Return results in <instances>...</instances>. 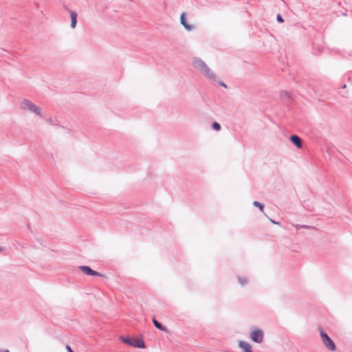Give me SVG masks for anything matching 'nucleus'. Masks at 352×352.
I'll use <instances>...</instances> for the list:
<instances>
[{"instance_id": "nucleus-19", "label": "nucleus", "mask_w": 352, "mask_h": 352, "mask_svg": "<svg viewBox=\"0 0 352 352\" xmlns=\"http://www.w3.org/2000/svg\"><path fill=\"white\" fill-rule=\"evenodd\" d=\"M47 121H48L50 123H51L52 124H54V123H53V120H52V118H49V119L47 120Z\"/></svg>"}, {"instance_id": "nucleus-12", "label": "nucleus", "mask_w": 352, "mask_h": 352, "mask_svg": "<svg viewBox=\"0 0 352 352\" xmlns=\"http://www.w3.org/2000/svg\"><path fill=\"white\" fill-rule=\"evenodd\" d=\"M280 98L282 101L285 102L286 100H292V96L289 92L287 91H282L280 93Z\"/></svg>"}, {"instance_id": "nucleus-18", "label": "nucleus", "mask_w": 352, "mask_h": 352, "mask_svg": "<svg viewBox=\"0 0 352 352\" xmlns=\"http://www.w3.org/2000/svg\"><path fill=\"white\" fill-rule=\"evenodd\" d=\"M219 85L223 87L227 88V85L222 81H219Z\"/></svg>"}, {"instance_id": "nucleus-10", "label": "nucleus", "mask_w": 352, "mask_h": 352, "mask_svg": "<svg viewBox=\"0 0 352 352\" xmlns=\"http://www.w3.org/2000/svg\"><path fill=\"white\" fill-rule=\"evenodd\" d=\"M70 18H71V25L70 27L72 29H74L76 27L77 24V13L74 10H69Z\"/></svg>"}, {"instance_id": "nucleus-13", "label": "nucleus", "mask_w": 352, "mask_h": 352, "mask_svg": "<svg viewBox=\"0 0 352 352\" xmlns=\"http://www.w3.org/2000/svg\"><path fill=\"white\" fill-rule=\"evenodd\" d=\"M153 322L154 326L160 331L167 332V328L160 322L155 317L153 318Z\"/></svg>"}, {"instance_id": "nucleus-2", "label": "nucleus", "mask_w": 352, "mask_h": 352, "mask_svg": "<svg viewBox=\"0 0 352 352\" xmlns=\"http://www.w3.org/2000/svg\"><path fill=\"white\" fill-rule=\"evenodd\" d=\"M121 341L123 343L127 344L131 346L138 348V349H144L146 348L144 342L141 338H133V337H121Z\"/></svg>"}, {"instance_id": "nucleus-21", "label": "nucleus", "mask_w": 352, "mask_h": 352, "mask_svg": "<svg viewBox=\"0 0 352 352\" xmlns=\"http://www.w3.org/2000/svg\"><path fill=\"white\" fill-rule=\"evenodd\" d=\"M298 226H299V227H303V228H308V227H309V226H299V225H298Z\"/></svg>"}, {"instance_id": "nucleus-17", "label": "nucleus", "mask_w": 352, "mask_h": 352, "mask_svg": "<svg viewBox=\"0 0 352 352\" xmlns=\"http://www.w3.org/2000/svg\"><path fill=\"white\" fill-rule=\"evenodd\" d=\"M276 21L280 23H282L284 22V19H283L282 16L280 14H278L276 15Z\"/></svg>"}, {"instance_id": "nucleus-16", "label": "nucleus", "mask_w": 352, "mask_h": 352, "mask_svg": "<svg viewBox=\"0 0 352 352\" xmlns=\"http://www.w3.org/2000/svg\"><path fill=\"white\" fill-rule=\"evenodd\" d=\"M253 206H254L255 207H258L261 211H263V209H264L263 204H262L259 201H254L253 202Z\"/></svg>"}, {"instance_id": "nucleus-4", "label": "nucleus", "mask_w": 352, "mask_h": 352, "mask_svg": "<svg viewBox=\"0 0 352 352\" xmlns=\"http://www.w3.org/2000/svg\"><path fill=\"white\" fill-rule=\"evenodd\" d=\"M250 338L254 342L260 344L264 340V332L261 329L252 327L250 333Z\"/></svg>"}, {"instance_id": "nucleus-11", "label": "nucleus", "mask_w": 352, "mask_h": 352, "mask_svg": "<svg viewBox=\"0 0 352 352\" xmlns=\"http://www.w3.org/2000/svg\"><path fill=\"white\" fill-rule=\"evenodd\" d=\"M204 76L211 81H217V75L210 69L204 74Z\"/></svg>"}, {"instance_id": "nucleus-24", "label": "nucleus", "mask_w": 352, "mask_h": 352, "mask_svg": "<svg viewBox=\"0 0 352 352\" xmlns=\"http://www.w3.org/2000/svg\"><path fill=\"white\" fill-rule=\"evenodd\" d=\"M345 87H346V85H344L342 86V88L344 89V88H345Z\"/></svg>"}, {"instance_id": "nucleus-7", "label": "nucleus", "mask_w": 352, "mask_h": 352, "mask_svg": "<svg viewBox=\"0 0 352 352\" xmlns=\"http://www.w3.org/2000/svg\"><path fill=\"white\" fill-rule=\"evenodd\" d=\"M180 23L184 26L186 30L191 31L194 29V26L192 25H190L187 22L186 13L183 12L180 16Z\"/></svg>"}, {"instance_id": "nucleus-22", "label": "nucleus", "mask_w": 352, "mask_h": 352, "mask_svg": "<svg viewBox=\"0 0 352 352\" xmlns=\"http://www.w3.org/2000/svg\"><path fill=\"white\" fill-rule=\"evenodd\" d=\"M4 248L3 247H0V252L3 251Z\"/></svg>"}, {"instance_id": "nucleus-6", "label": "nucleus", "mask_w": 352, "mask_h": 352, "mask_svg": "<svg viewBox=\"0 0 352 352\" xmlns=\"http://www.w3.org/2000/svg\"><path fill=\"white\" fill-rule=\"evenodd\" d=\"M79 269L86 275L87 276H100L101 274L92 270L89 266L88 265H80L79 266Z\"/></svg>"}, {"instance_id": "nucleus-5", "label": "nucleus", "mask_w": 352, "mask_h": 352, "mask_svg": "<svg viewBox=\"0 0 352 352\" xmlns=\"http://www.w3.org/2000/svg\"><path fill=\"white\" fill-rule=\"evenodd\" d=\"M192 64L195 68L201 71L203 74L206 72V71L210 69L209 67L206 64V63L202 59L197 57L193 58Z\"/></svg>"}, {"instance_id": "nucleus-14", "label": "nucleus", "mask_w": 352, "mask_h": 352, "mask_svg": "<svg viewBox=\"0 0 352 352\" xmlns=\"http://www.w3.org/2000/svg\"><path fill=\"white\" fill-rule=\"evenodd\" d=\"M211 126H212V129L216 131H219L221 129V124L217 122H213L212 123Z\"/></svg>"}, {"instance_id": "nucleus-15", "label": "nucleus", "mask_w": 352, "mask_h": 352, "mask_svg": "<svg viewBox=\"0 0 352 352\" xmlns=\"http://www.w3.org/2000/svg\"><path fill=\"white\" fill-rule=\"evenodd\" d=\"M238 281L242 286H244L248 283V279L244 276H239Z\"/></svg>"}, {"instance_id": "nucleus-23", "label": "nucleus", "mask_w": 352, "mask_h": 352, "mask_svg": "<svg viewBox=\"0 0 352 352\" xmlns=\"http://www.w3.org/2000/svg\"><path fill=\"white\" fill-rule=\"evenodd\" d=\"M3 352H10V351L8 349H6V350H3Z\"/></svg>"}, {"instance_id": "nucleus-20", "label": "nucleus", "mask_w": 352, "mask_h": 352, "mask_svg": "<svg viewBox=\"0 0 352 352\" xmlns=\"http://www.w3.org/2000/svg\"><path fill=\"white\" fill-rule=\"evenodd\" d=\"M270 221L274 223V224H278V223H277L276 221H275L273 219H270Z\"/></svg>"}, {"instance_id": "nucleus-8", "label": "nucleus", "mask_w": 352, "mask_h": 352, "mask_svg": "<svg viewBox=\"0 0 352 352\" xmlns=\"http://www.w3.org/2000/svg\"><path fill=\"white\" fill-rule=\"evenodd\" d=\"M289 140L296 146V148H301L302 147V140L297 135H292L289 137Z\"/></svg>"}, {"instance_id": "nucleus-9", "label": "nucleus", "mask_w": 352, "mask_h": 352, "mask_svg": "<svg viewBox=\"0 0 352 352\" xmlns=\"http://www.w3.org/2000/svg\"><path fill=\"white\" fill-rule=\"evenodd\" d=\"M238 346L243 351V352H253L252 350L251 345L245 341H239L238 343Z\"/></svg>"}, {"instance_id": "nucleus-1", "label": "nucleus", "mask_w": 352, "mask_h": 352, "mask_svg": "<svg viewBox=\"0 0 352 352\" xmlns=\"http://www.w3.org/2000/svg\"><path fill=\"white\" fill-rule=\"evenodd\" d=\"M21 108L24 111L34 113L36 115L41 116L42 109L40 107L35 105L32 101L24 99L21 102Z\"/></svg>"}, {"instance_id": "nucleus-3", "label": "nucleus", "mask_w": 352, "mask_h": 352, "mask_svg": "<svg viewBox=\"0 0 352 352\" xmlns=\"http://www.w3.org/2000/svg\"><path fill=\"white\" fill-rule=\"evenodd\" d=\"M320 335L325 346L331 351H335L336 349V344L333 340L328 336L327 332L322 329L320 328Z\"/></svg>"}]
</instances>
